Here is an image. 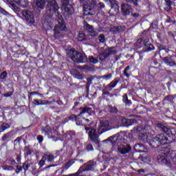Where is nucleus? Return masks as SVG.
Masks as SVG:
<instances>
[{"mask_svg": "<svg viewBox=\"0 0 176 176\" xmlns=\"http://www.w3.org/2000/svg\"><path fill=\"white\" fill-rule=\"evenodd\" d=\"M89 6H91V5H96V3H97V2H98V0H89Z\"/></svg>", "mask_w": 176, "mask_h": 176, "instance_id": "nucleus-55", "label": "nucleus"}, {"mask_svg": "<svg viewBox=\"0 0 176 176\" xmlns=\"http://www.w3.org/2000/svg\"><path fill=\"white\" fill-rule=\"evenodd\" d=\"M108 57H109V54L105 51L99 56V58L101 61H104V60L108 58Z\"/></svg>", "mask_w": 176, "mask_h": 176, "instance_id": "nucleus-32", "label": "nucleus"}, {"mask_svg": "<svg viewBox=\"0 0 176 176\" xmlns=\"http://www.w3.org/2000/svg\"><path fill=\"white\" fill-rule=\"evenodd\" d=\"M8 2H14L19 6H22V8H27L28 5V1L27 0H8Z\"/></svg>", "mask_w": 176, "mask_h": 176, "instance_id": "nucleus-17", "label": "nucleus"}, {"mask_svg": "<svg viewBox=\"0 0 176 176\" xmlns=\"http://www.w3.org/2000/svg\"><path fill=\"white\" fill-rule=\"evenodd\" d=\"M7 76H8V72L6 71H4L1 73L0 79H6Z\"/></svg>", "mask_w": 176, "mask_h": 176, "instance_id": "nucleus-47", "label": "nucleus"}, {"mask_svg": "<svg viewBox=\"0 0 176 176\" xmlns=\"http://www.w3.org/2000/svg\"><path fill=\"white\" fill-rule=\"evenodd\" d=\"M10 132H8L6 134H4L1 138V141H6V140H8V138H10Z\"/></svg>", "mask_w": 176, "mask_h": 176, "instance_id": "nucleus-46", "label": "nucleus"}, {"mask_svg": "<svg viewBox=\"0 0 176 176\" xmlns=\"http://www.w3.org/2000/svg\"><path fill=\"white\" fill-rule=\"evenodd\" d=\"M49 101L47 100H38L36 99L33 100V104L34 105H46L48 104Z\"/></svg>", "mask_w": 176, "mask_h": 176, "instance_id": "nucleus-25", "label": "nucleus"}, {"mask_svg": "<svg viewBox=\"0 0 176 176\" xmlns=\"http://www.w3.org/2000/svg\"><path fill=\"white\" fill-rule=\"evenodd\" d=\"M30 167H31V164H30L28 162L23 164V168L25 171H27Z\"/></svg>", "mask_w": 176, "mask_h": 176, "instance_id": "nucleus-43", "label": "nucleus"}, {"mask_svg": "<svg viewBox=\"0 0 176 176\" xmlns=\"http://www.w3.org/2000/svg\"><path fill=\"white\" fill-rule=\"evenodd\" d=\"M77 39L79 42H82L83 41H90V37H89V36H86L83 32H80Z\"/></svg>", "mask_w": 176, "mask_h": 176, "instance_id": "nucleus-20", "label": "nucleus"}, {"mask_svg": "<svg viewBox=\"0 0 176 176\" xmlns=\"http://www.w3.org/2000/svg\"><path fill=\"white\" fill-rule=\"evenodd\" d=\"M46 3V1L45 0H37L36 5L37 8L40 9H43L45 8V4Z\"/></svg>", "mask_w": 176, "mask_h": 176, "instance_id": "nucleus-28", "label": "nucleus"}, {"mask_svg": "<svg viewBox=\"0 0 176 176\" xmlns=\"http://www.w3.org/2000/svg\"><path fill=\"white\" fill-rule=\"evenodd\" d=\"M141 43H142V38H139L136 43V45L138 46H140V45H141Z\"/></svg>", "mask_w": 176, "mask_h": 176, "instance_id": "nucleus-62", "label": "nucleus"}, {"mask_svg": "<svg viewBox=\"0 0 176 176\" xmlns=\"http://www.w3.org/2000/svg\"><path fill=\"white\" fill-rule=\"evenodd\" d=\"M81 112L79 114V116L82 115V113H89V115H91V113L93 112V108L91 107H81L80 109Z\"/></svg>", "mask_w": 176, "mask_h": 176, "instance_id": "nucleus-21", "label": "nucleus"}, {"mask_svg": "<svg viewBox=\"0 0 176 176\" xmlns=\"http://www.w3.org/2000/svg\"><path fill=\"white\" fill-rule=\"evenodd\" d=\"M108 108L110 113H116L118 112V108H116V107L109 105Z\"/></svg>", "mask_w": 176, "mask_h": 176, "instance_id": "nucleus-35", "label": "nucleus"}, {"mask_svg": "<svg viewBox=\"0 0 176 176\" xmlns=\"http://www.w3.org/2000/svg\"><path fill=\"white\" fill-rule=\"evenodd\" d=\"M118 83H119V80H115V81H111L109 85H107V87L109 89H113V87H116Z\"/></svg>", "mask_w": 176, "mask_h": 176, "instance_id": "nucleus-33", "label": "nucleus"}, {"mask_svg": "<svg viewBox=\"0 0 176 176\" xmlns=\"http://www.w3.org/2000/svg\"><path fill=\"white\" fill-rule=\"evenodd\" d=\"M143 43L144 45V46H146V45H149V38H145L144 41H143Z\"/></svg>", "mask_w": 176, "mask_h": 176, "instance_id": "nucleus-56", "label": "nucleus"}, {"mask_svg": "<svg viewBox=\"0 0 176 176\" xmlns=\"http://www.w3.org/2000/svg\"><path fill=\"white\" fill-rule=\"evenodd\" d=\"M25 149L26 151L27 155H31V150H30V147L26 146L25 147Z\"/></svg>", "mask_w": 176, "mask_h": 176, "instance_id": "nucleus-58", "label": "nucleus"}, {"mask_svg": "<svg viewBox=\"0 0 176 176\" xmlns=\"http://www.w3.org/2000/svg\"><path fill=\"white\" fill-rule=\"evenodd\" d=\"M54 36L56 39H60L61 38V33L60 32V28H58V25H56L54 29Z\"/></svg>", "mask_w": 176, "mask_h": 176, "instance_id": "nucleus-23", "label": "nucleus"}, {"mask_svg": "<svg viewBox=\"0 0 176 176\" xmlns=\"http://www.w3.org/2000/svg\"><path fill=\"white\" fill-rule=\"evenodd\" d=\"M71 74L72 75H74L76 79H79L80 80H82L83 79V75L80 74V73H79V72L76 69L72 70Z\"/></svg>", "mask_w": 176, "mask_h": 176, "instance_id": "nucleus-22", "label": "nucleus"}, {"mask_svg": "<svg viewBox=\"0 0 176 176\" xmlns=\"http://www.w3.org/2000/svg\"><path fill=\"white\" fill-rule=\"evenodd\" d=\"M75 118V120H76V124H77V126H80V124H82V122L79 120V118L76 117L74 116Z\"/></svg>", "mask_w": 176, "mask_h": 176, "instance_id": "nucleus-53", "label": "nucleus"}, {"mask_svg": "<svg viewBox=\"0 0 176 176\" xmlns=\"http://www.w3.org/2000/svg\"><path fill=\"white\" fill-rule=\"evenodd\" d=\"M167 144H170V140H168V138L164 134L161 133L153 138L149 145L151 148H159L160 145H166Z\"/></svg>", "mask_w": 176, "mask_h": 176, "instance_id": "nucleus-3", "label": "nucleus"}, {"mask_svg": "<svg viewBox=\"0 0 176 176\" xmlns=\"http://www.w3.org/2000/svg\"><path fill=\"white\" fill-rule=\"evenodd\" d=\"M91 80H93V78H87V81H88V82H87L88 87H89V86H90V85H91Z\"/></svg>", "mask_w": 176, "mask_h": 176, "instance_id": "nucleus-60", "label": "nucleus"}, {"mask_svg": "<svg viewBox=\"0 0 176 176\" xmlns=\"http://www.w3.org/2000/svg\"><path fill=\"white\" fill-rule=\"evenodd\" d=\"M122 123H123L124 125L129 127V126H132V124H134V123H137V120L123 118L122 119Z\"/></svg>", "mask_w": 176, "mask_h": 176, "instance_id": "nucleus-18", "label": "nucleus"}, {"mask_svg": "<svg viewBox=\"0 0 176 176\" xmlns=\"http://www.w3.org/2000/svg\"><path fill=\"white\" fill-rule=\"evenodd\" d=\"M105 8V5L104 4V3H101L100 2L98 4L96 3L95 5H91L89 6V8L85 7V12H89L88 14H96V13H100V12H101V10H102L103 9Z\"/></svg>", "mask_w": 176, "mask_h": 176, "instance_id": "nucleus-7", "label": "nucleus"}, {"mask_svg": "<svg viewBox=\"0 0 176 176\" xmlns=\"http://www.w3.org/2000/svg\"><path fill=\"white\" fill-rule=\"evenodd\" d=\"M43 131L45 132V135H49V134L52 133V128H50L49 126H47L43 129Z\"/></svg>", "mask_w": 176, "mask_h": 176, "instance_id": "nucleus-37", "label": "nucleus"}, {"mask_svg": "<svg viewBox=\"0 0 176 176\" xmlns=\"http://www.w3.org/2000/svg\"><path fill=\"white\" fill-rule=\"evenodd\" d=\"M151 50H155V46L152 44H148L144 45V52H151Z\"/></svg>", "mask_w": 176, "mask_h": 176, "instance_id": "nucleus-30", "label": "nucleus"}, {"mask_svg": "<svg viewBox=\"0 0 176 176\" xmlns=\"http://www.w3.org/2000/svg\"><path fill=\"white\" fill-rule=\"evenodd\" d=\"M67 56L72 58L74 63H87V56L86 54L78 52L76 50H70L67 51Z\"/></svg>", "mask_w": 176, "mask_h": 176, "instance_id": "nucleus-4", "label": "nucleus"}, {"mask_svg": "<svg viewBox=\"0 0 176 176\" xmlns=\"http://www.w3.org/2000/svg\"><path fill=\"white\" fill-rule=\"evenodd\" d=\"M8 129H10V125L6 122H3L0 126V133H3V131H5V130H8Z\"/></svg>", "mask_w": 176, "mask_h": 176, "instance_id": "nucleus-26", "label": "nucleus"}, {"mask_svg": "<svg viewBox=\"0 0 176 176\" xmlns=\"http://www.w3.org/2000/svg\"><path fill=\"white\" fill-rule=\"evenodd\" d=\"M166 23H171V18L167 16Z\"/></svg>", "mask_w": 176, "mask_h": 176, "instance_id": "nucleus-64", "label": "nucleus"}, {"mask_svg": "<svg viewBox=\"0 0 176 176\" xmlns=\"http://www.w3.org/2000/svg\"><path fill=\"white\" fill-rule=\"evenodd\" d=\"M109 31L114 34H120V32L124 31V28L122 26H113L110 28Z\"/></svg>", "mask_w": 176, "mask_h": 176, "instance_id": "nucleus-16", "label": "nucleus"}, {"mask_svg": "<svg viewBox=\"0 0 176 176\" xmlns=\"http://www.w3.org/2000/svg\"><path fill=\"white\" fill-rule=\"evenodd\" d=\"M58 25H56L58 26L59 31H65L67 30V27L65 26V24L64 23V21L63 20V16H61V19L58 18Z\"/></svg>", "mask_w": 176, "mask_h": 176, "instance_id": "nucleus-19", "label": "nucleus"}, {"mask_svg": "<svg viewBox=\"0 0 176 176\" xmlns=\"http://www.w3.org/2000/svg\"><path fill=\"white\" fill-rule=\"evenodd\" d=\"M126 2H129V3H133V5H138V0H124Z\"/></svg>", "mask_w": 176, "mask_h": 176, "instance_id": "nucleus-50", "label": "nucleus"}, {"mask_svg": "<svg viewBox=\"0 0 176 176\" xmlns=\"http://www.w3.org/2000/svg\"><path fill=\"white\" fill-rule=\"evenodd\" d=\"M98 41L100 43H105V36L104 34H100L98 36Z\"/></svg>", "mask_w": 176, "mask_h": 176, "instance_id": "nucleus-42", "label": "nucleus"}, {"mask_svg": "<svg viewBox=\"0 0 176 176\" xmlns=\"http://www.w3.org/2000/svg\"><path fill=\"white\" fill-rule=\"evenodd\" d=\"M1 168H3V170H4L5 171H13L14 168L13 167V166L10 165H2Z\"/></svg>", "mask_w": 176, "mask_h": 176, "instance_id": "nucleus-31", "label": "nucleus"}, {"mask_svg": "<svg viewBox=\"0 0 176 176\" xmlns=\"http://www.w3.org/2000/svg\"><path fill=\"white\" fill-rule=\"evenodd\" d=\"M129 71H130V66H127L124 70V75L126 78H130V74H129Z\"/></svg>", "mask_w": 176, "mask_h": 176, "instance_id": "nucleus-39", "label": "nucleus"}, {"mask_svg": "<svg viewBox=\"0 0 176 176\" xmlns=\"http://www.w3.org/2000/svg\"><path fill=\"white\" fill-rule=\"evenodd\" d=\"M85 30L89 34V36H92L93 38H96V36H98V32H99L98 30L94 28L93 25L86 23Z\"/></svg>", "mask_w": 176, "mask_h": 176, "instance_id": "nucleus-11", "label": "nucleus"}, {"mask_svg": "<svg viewBox=\"0 0 176 176\" xmlns=\"http://www.w3.org/2000/svg\"><path fill=\"white\" fill-rule=\"evenodd\" d=\"M111 129L112 126L109 124V121L102 120L98 125V134H102V133H105V131H109V130Z\"/></svg>", "mask_w": 176, "mask_h": 176, "instance_id": "nucleus-10", "label": "nucleus"}, {"mask_svg": "<svg viewBox=\"0 0 176 176\" xmlns=\"http://www.w3.org/2000/svg\"><path fill=\"white\" fill-rule=\"evenodd\" d=\"M134 149L136 151V152L141 153L142 152H144L145 147L142 144H137L134 146Z\"/></svg>", "mask_w": 176, "mask_h": 176, "instance_id": "nucleus-24", "label": "nucleus"}, {"mask_svg": "<svg viewBox=\"0 0 176 176\" xmlns=\"http://www.w3.org/2000/svg\"><path fill=\"white\" fill-rule=\"evenodd\" d=\"M132 10L131 6L128 3H122L121 5V12L123 16H129Z\"/></svg>", "mask_w": 176, "mask_h": 176, "instance_id": "nucleus-13", "label": "nucleus"}, {"mask_svg": "<svg viewBox=\"0 0 176 176\" xmlns=\"http://www.w3.org/2000/svg\"><path fill=\"white\" fill-rule=\"evenodd\" d=\"M163 61L164 63L168 65V67H175L176 63L175 60H174V56H166L163 58Z\"/></svg>", "mask_w": 176, "mask_h": 176, "instance_id": "nucleus-14", "label": "nucleus"}, {"mask_svg": "<svg viewBox=\"0 0 176 176\" xmlns=\"http://www.w3.org/2000/svg\"><path fill=\"white\" fill-rule=\"evenodd\" d=\"M43 157L44 159H45V160H47L49 163H52V162L54 160V155L52 154H44Z\"/></svg>", "mask_w": 176, "mask_h": 176, "instance_id": "nucleus-29", "label": "nucleus"}, {"mask_svg": "<svg viewBox=\"0 0 176 176\" xmlns=\"http://www.w3.org/2000/svg\"><path fill=\"white\" fill-rule=\"evenodd\" d=\"M46 162V160L45 159V157H42L41 160L39 161L38 162V166L39 167H43V166H45V163Z\"/></svg>", "mask_w": 176, "mask_h": 176, "instance_id": "nucleus-45", "label": "nucleus"}, {"mask_svg": "<svg viewBox=\"0 0 176 176\" xmlns=\"http://www.w3.org/2000/svg\"><path fill=\"white\" fill-rule=\"evenodd\" d=\"M89 60L92 64H97V63H98V59L97 58H94L92 56L89 57Z\"/></svg>", "mask_w": 176, "mask_h": 176, "instance_id": "nucleus-41", "label": "nucleus"}, {"mask_svg": "<svg viewBox=\"0 0 176 176\" xmlns=\"http://www.w3.org/2000/svg\"><path fill=\"white\" fill-rule=\"evenodd\" d=\"M7 160L11 166H14V164H16V160L13 158H9Z\"/></svg>", "mask_w": 176, "mask_h": 176, "instance_id": "nucleus-48", "label": "nucleus"}, {"mask_svg": "<svg viewBox=\"0 0 176 176\" xmlns=\"http://www.w3.org/2000/svg\"><path fill=\"white\" fill-rule=\"evenodd\" d=\"M0 12L2 13V14H4V16H8V14H9V13H8V12H6V10H5L3 8H1Z\"/></svg>", "mask_w": 176, "mask_h": 176, "instance_id": "nucleus-57", "label": "nucleus"}, {"mask_svg": "<svg viewBox=\"0 0 176 176\" xmlns=\"http://www.w3.org/2000/svg\"><path fill=\"white\" fill-rule=\"evenodd\" d=\"M156 127H157L160 131H163V133L167 134V135H170V133H171V129L162 123L158 122L156 124Z\"/></svg>", "mask_w": 176, "mask_h": 176, "instance_id": "nucleus-15", "label": "nucleus"}, {"mask_svg": "<svg viewBox=\"0 0 176 176\" xmlns=\"http://www.w3.org/2000/svg\"><path fill=\"white\" fill-rule=\"evenodd\" d=\"M157 160L161 164H168L170 163L176 164V152L170 151L168 148L162 150L157 157Z\"/></svg>", "mask_w": 176, "mask_h": 176, "instance_id": "nucleus-2", "label": "nucleus"}, {"mask_svg": "<svg viewBox=\"0 0 176 176\" xmlns=\"http://www.w3.org/2000/svg\"><path fill=\"white\" fill-rule=\"evenodd\" d=\"M82 170H80V168L76 173L71 174L70 175H72V176H79V174H82Z\"/></svg>", "mask_w": 176, "mask_h": 176, "instance_id": "nucleus-54", "label": "nucleus"}, {"mask_svg": "<svg viewBox=\"0 0 176 176\" xmlns=\"http://www.w3.org/2000/svg\"><path fill=\"white\" fill-rule=\"evenodd\" d=\"M74 163H75V161L74 160H71L69 161H68L65 164V168H69L70 166H72V164H74Z\"/></svg>", "mask_w": 176, "mask_h": 176, "instance_id": "nucleus-38", "label": "nucleus"}, {"mask_svg": "<svg viewBox=\"0 0 176 176\" xmlns=\"http://www.w3.org/2000/svg\"><path fill=\"white\" fill-rule=\"evenodd\" d=\"M112 78V74H109L106 76H102L100 77V79H105V80H109Z\"/></svg>", "mask_w": 176, "mask_h": 176, "instance_id": "nucleus-44", "label": "nucleus"}, {"mask_svg": "<svg viewBox=\"0 0 176 176\" xmlns=\"http://www.w3.org/2000/svg\"><path fill=\"white\" fill-rule=\"evenodd\" d=\"M109 141L112 146H118V152L120 155H127L131 152V146L127 141L123 138V136L120 135V133H116L114 135L110 136L107 140H104L103 142H107Z\"/></svg>", "mask_w": 176, "mask_h": 176, "instance_id": "nucleus-1", "label": "nucleus"}, {"mask_svg": "<svg viewBox=\"0 0 176 176\" xmlns=\"http://www.w3.org/2000/svg\"><path fill=\"white\" fill-rule=\"evenodd\" d=\"M105 52L108 53L109 56L110 54H116V50H115V47H109L105 50Z\"/></svg>", "mask_w": 176, "mask_h": 176, "instance_id": "nucleus-34", "label": "nucleus"}, {"mask_svg": "<svg viewBox=\"0 0 176 176\" xmlns=\"http://www.w3.org/2000/svg\"><path fill=\"white\" fill-rule=\"evenodd\" d=\"M36 138L39 144H42V142H43V136L39 135H37Z\"/></svg>", "mask_w": 176, "mask_h": 176, "instance_id": "nucleus-51", "label": "nucleus"}, {"mask_svg": "<svg viewBox=\"0 0 176 176\" xmlns=\"http://www.w3.org/2000/svg\"><path fill=\"white\" fill-rule=\"evenodd\" d=\"M20 141H21V138L18 137L16 139L14 140V142H19Z\"/></svg>", "mask_w": 176, "mask_h": 176, "instance_id": "nucleus-63", "label": "nucleus"}, {"mask_svg": "<svg viewBox=\"0 0 176 176\" xmlns=\"http://www.w3.org/2000/svg\"><path fill=\"white\" fill-rule=\"evenodd\" d=\"M165 2L167 5V6H171V5L173 4V2H171L170 0H165Z\"/></svg>", "mask_w": 176, "mask_h": 176, "instance_id": "nucleus-59", "label": "nucleus"}, {"mask_svg": "<svg viewBox=\"0 0 176 176\" xmlns=\"http://www.w3.org/2000/svg\"><path fill=\"white\" fill-rule=\"evenodd\" d=\"M88 134L92 142H94L96 144H100V138L98 137V135L97 134V131H96V129H91Z\"/></svg>", "mask_w": 176, "mask_h": 176, "instance_id": "nucleus-12", "label": "nucleus"}, {"mask_svg": "<svg viewBox=\"0 0 176 176\" xmlns=\"http://www.w3.org/2000/svg\"><path fill=\"white\" fill-rule=\"evenodd\" d=\"M145 129H146V126L144 128L141 126L133 129L134 135L138 137V140H140V141H146V140H148V134L146 133H144Z\"/></svg>", "mask_w": 176, "mask_h": 176, "instance_id": "nucleus-8", "label": "nucleus"}, {"mask_svg": "<svg viewBox=\"0 0 176 176\" xmlns=\"http://www.w3.org/2000/svg\"><path fill=\"white\" fill-rule=\"evenodd\" d=\"M175 98V96H174L173 95H168L164 98V101H170V102H173Z\"/></svg>", "mask_w": 176, "mask_h": 176, "instance_id": "nucleus-36", "label": "nucleus"}, {"mask_svg": "<svg viewBox=\"0 0 176 176\" xmlns=\"http://www.w3.org/2000/svg\"><path fill=\"white\" fill-rule=\"evenodd\" d=\"M22 16L25 17L28 25L32 27L35 25V19L34 18V14L30 10H24L22 11Z\"/></svg>", "mask_w": 176, "mask_h": 176, "instance_id": "nucleus-9", "label": "nucleus"}, {"mask_svg": "<svg viewBox=\"0 0 176 176\" xmlns=\"http://www.w3.org/2000/svg\"><path fill=\"white\" fill-rule=\"evenodd\" d=\"M61 9L63 12V16L67 19H69V16H72L75 13V8L72 5L69 4L67 1H62Z\"/></svg>", "mask_w": 176, "mask_h": 176, "instance_id": "nucleus-6", "label": "nucleus"}, {"mask_svg": "<svg viewBox=\"0 0 176 176\" xmlns=\"http://www.w3.org/2000/svg\"><path fill=\"white\" fill-rule=\"evenodd\" d=\"M21 171H23V167L20 166H16V169L15 170V173L16 174H19L21 173Z\"/></svg>", "mask_w": 176, "mask_h": 176, "instance_id": "nucleus-52", "label": "nucleus"}, {"mask_svg": "<svg viewBox=\"0 0 176 176\" xmlns=\"http://www.w3.org/2000/svg\"><path fill=\"white\" fill-rule=\"evenodd\" d=\"M94 167H96V162L89 161L87 164L86 170H94Z\"/></svg>", "mask_w": 176, "mask_h": 176, "instance_id": "nucleus-27", "label": "nucleus"}, {"mask_svg": "<svg viewBox=\"0 0 176 176\" xmlns=\"http://www.w3.org/2000/svg\"><path fill=\"white\" fill-rule=\"evenodd\" d=\"M60 7L56 1L49 2L47 4L46 16L47 17H52L55 14L56 17L61 19V14L58 12Z\"/></svg>", "mask_w": 176, "mask_h": 176, "instance_id": "nucleus-5", "label": "nucleus"}, {"mask_svg": "<svg viewBox=\"0 0 176 176\" xmlns=\"http://www.w3.org/2000/svg\"><path fill=\"white\" fill-rule=\"evenodd\" d=\"M86 149L87 151H88V152H90V151H94V148H93V145L91 144H87Z\"/></svg>", "mask_w": 176, "mask_h": 176, "instance_id": "nucleus-49", "label": "nucleus"}, {"mask_svg": "<svg viewBox=\"0 0 176 176\" xmlns=\"http://www.w3.org/2000/svg\"><path fill=\"white\" fill-rule=\"evenodd\" d=\"M132 16L134 17V19H138V17H140V14H138V13H132Z\"/></svg>", "mask_w": 176, "mask_h": 176, "instance_id": "nucleus-61", "label": "nucleus"}, {"mask_svg": "<svg viewBox=\"0 0 176 176\" xmlns=\"http://www.w3.org/2000/svg\"><path fill=\"white\" fill-rule=\"evenodd\" d=\"M123 102L126 103V104H131V100H129V98L127 97V94H124L123 96Z\"/></svg>", "mask_w": 176, "mask_h": 176, "instance_id": "nucleus-40", "label": "nucleus"}]
</instances>
